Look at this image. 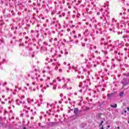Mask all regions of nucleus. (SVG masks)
Listing matches in <instances>:
<instances>
[{"instance_id": "nucleus-1", "label": "nucleus", "mask_w": 129, "mask_h": 129, "mask_svg": "<svg viewBox=\"0 0 129 129\" xmlns=\"http://www.w3.org/2000/svg\"><path fill=\"white\" fill-rule=\"evenodd\" d=\"M13 12V11H11V10L8 9L6 12V14L5 15V18H11V14H12V13Z\"/></svg>"}, {"instance_id": "nucleus-2", "label": "nucleus", "mask_w": 129, "mask_h": 129, "mask_svg": "<svg viewBox=\"0 0 129 129\" xmlns=\"http://www.w3.org/2000/svg\"><path fill=\"white\" fill-rule=\"evenodd\" d=\"M129 80L127 78H124L121 81L122 84L124 85V86H126V85H127L128 84Z\"/></svg>"}, {"instance_id": "nucleus-3", "label": "nucleus", "mask_w": 129, "mask_h": 129, "mask_svg": "<svg viewBox=\"0 0 129 129\" xmlns=\"http://www.w3.org/2000/svg\"><path fill=\"white\" fill-rule=\"evenodd\" d=\"M79 116H81V114L73 115L71 117V118H72V119H76V118H77V117H79Z\"/></svg>"}, {"instance_id": "nucleus-4", "label": "nucleus", "mask_w": 129, "mask_h": 129, "mask_svg": "<svg viewBox=\"0 0 129 129\" xmlns=\"http://www.w3.org/2000/svg\"><path fill=\"white\" fill-rule=\"evenodd\" d=\"M78 111H79V109H78V108H74V113L75 114H80V113H78Z\"/></svg>"}, {"instance_id": "nucleus-5", "label": "nucleus", "mask_w": 129, "mask_h": 129, "mask_svg": "<svg viewBox=\"0 0 129 129\" xmlns=\"http://www.w3.org/2000/svg\"><path fill=\"white\" fill-rule=\"evenodd\" d=\"M113 93H111V94H107V98L108 99H110V98H111V97H112L113 96Z\"/></svg>"}, {"instance_id": "nucleus-6", "label": "nucleus", "mask_w": 129, "mask_h": 129, "mask_svg": "<svg viewBox=\"0 0 129 129\" xmlns=\"http://www.w3.org/2000/svg\"><path fill=\"white\" fill-rule=\"evenodd\" d=\"M110 107L116 108V107H117V104L116 103H115L114 104H110Z\"/></svg>"}, {"instance_id": "nucleus-7", "label": "nucleus", "mask_w": 129, "mask_h": 129, "mask_svg": "<svg viewBox=\"0 0 129 129\" xmlns=\"http://www.w3.org/2000/svg\"><path fill=\"white\" fill-rule=\"evenodd\" d=\"M105 105V101L102 102L101 103H100V105H99L100 106H102V107H103Z\"/></svg>"}, {"instance_id": "nucleus-8", "label": "nucleus", "mask_w": 129, "mask_h": 129, "mask_svg": "<svg viewBox=\"0 0 129 129\" xmlns=\"http://www.w3.org/2000/svg\"><path fill=\"white\" fill-rule=\"evenodd\" d=\"M48 125H49L50 126H53V125L54 124V122H47Z\"/></svg>"}, {"instance_id": "nucleus-9", "label": "nucleus", "mask_w": 129, "mask_h": 129, "mask_svg": "<svg viewBox=\"0 0 129 129\" xmlns=\"http://www.w3.org/2000/svg\"><path fill=\"white\" fill-rule=\"evenodd\" d=\"M124 94V92L122 91V92H120L119 95L120 97H121V96H122V95H123Z\"/></svg>"}, {"instance_id": "nucleus-10", "label": "nucleus", "mask_w": 129, "mask_h": 129, "mask_svg": "<svg viewBox=\"0 0 129 129\" xmlns=\"http://www.w3.org/2000/svg\"><path fill=\"white\" fill-rule=\"evenodd\" d=\"M86 125V124H85V123H83L81 124V127H85Z\"/></svg>"}, {"instance_id": "nucleus-11", "label": "nucleus", "mask_w": 129, "mask_h": 129, "mask_svg": "<svg viewBox=\"0 0 129 129\" xmlns=\"http://www.w3.org/2000/svg\"><path fill=\"white\" fill-rule=\"evenodd\" d=\"M5 25V23L3 21H0V26H4Z\"/></svg>"}, {"instance_id": "nucleus-12", "label": "nucleus", "mask_w": 129, "mask_h": 129, "mask_svg": "<svg viewBox=\"0 0 129 129\" xmlns=\"http://www.w3.org/2000/svg\"><path fill=\"white\" fill-rule=\"evenodd\" d=\"M66 86H67V84H65L62 86V88H66Z\"/></svg>"}, {"instance_id": "nucleus-13", "label": "nucleus", "mask_w": 129, "mask_h": 129, "mask_svg": "<svg viewBox=\"0 0 129 129\" xmlns=\"http://www.w3.org/2000/svg\"><path fill=\"white\" fill-rule=\"evenodd\" d=\"M19 46H25V44H24V43L20 44H19Z\"/></svg>"}, {"instance_id": "nucleus-14", "label": "nucleus", "mask_w": 129, "mask_h": 129, "mask_svg": "<svg viewBox=\"0 0 129 129\" xmlns=\"http://www.w3.org/2000/svg\"><path fill=\"white\" fill-rule=\"evenodd\" d=\"M13 13H12V16H15L16 15V13H14V11H13Z\"/></svg>"}, {"instance_id": "nucleus-15", "label": "nucleus", "mask_w": 129, "mask_h": 129, "mask_svg": "<svg viewBox=\"0 0 129 129\" xmlns=\"http://www.w3.org/2000/svg\"><path fill=\"white\" fill-rule=\"evenodd\" d=\"M57 79H58L59 82H60V81H61V79H60V77H57Z\"/></svg>"}, {"instance_id": "nucleus-16", "label": "nucleus", "mask_w": 129, "mask_h": 129, "mask_svg": "<svg viewBox=\"0 0 129 129\" xmlns=\"http://www.w3.org/2000/svg\"><path fill=\"white\" fill-rule=\"evenodd\" d=\"M0 42H1V43H4V40L3 39H0Z\"/></svg>"}, {"instance_id": "nucleus-17", "label": "nucleus", "mask_w": 129, "mask_h": 129, "mask_svg": "<svg viewBox=\"0 0 129 129\" xmlns=\"http://www.w3.org/2000/svg\"><path fill=\"white\" fill-rule=\"evenodd\" d=\"M6 84H7V82H5V83L3 84V86H5V85H6Z\"/></svg>"}, {"instance_id": "nucleus-18", "label": "nucleus", "mask_w": 129, "mask_h": 129, "mask_svg": "<svg viewBox=\"0 0 129 129\" xmlns=\"http://www.w3.org/2000/svg\"><path fill=\"white\" fill-rule=\"evenodd\" d=\"M125 76H126V77H128V76H129L128 73V74H126V75H125Z\"/></svg>"}, {"instance_id": "nucleus-19", "label": "nucleus", "mask_w": 129, "mask_h": 129, "mask_svg": "<svg viewBox=\"0 0 129 129\" xmlns=\"http://www.w3.org/2000/svg\"><path fill=\"white\" fill-rule=\"evenodd\" d=\"M101 125H102V124L101 122L100 123L99 126H101Z\"/></svg>"}, {"instance_id": "nucleus-20", "label": "nucleus", "mask_w": 129, "mask_h": 129, "mask_svg": "<svg viewBox=\"0 0 129 129\" xmlns=\"http://www.w3.org/2000/svg\"><path fill=\"white\" fill-rule=\"evenodd\" d=\"M3 120V118L0 116V121H2Z\"/></svg>"}, {"instance_id": "nucleus-21", "label": "nucleus", "mask_w": 129, "mask_h": 129, "mask_svg": "<svg viewBox=\"0 0 129 129\" xmlns=\"http://www.w3.org/2000/svg\"><path fill=\"white\" fill-rule=\"evenodd\" d=\"M97 15L98 16H99V15H100V13L97 12Z\"/></svg>"}, {"instance_id": "nucleus-22", "label": "nucleus", "mask_w": 129, "mask_h": 129, "mask_svg": "<svg viewBox=\"0 0 129 129\" xmlns=\"http://www.w3.org/2000/svg\"><path fill=\"white\" fill-rule=\"evenodd\" d=\"M74 38L75 39H76V38H77V36L76 35H74Z\"/></svg>"}, {"instance_id": "nucleus-23", "label": "nucleus", "mask_w": 129, "mask_h": 129, "mask_svg": "<svg viewBox=\"0 0 129 129\" xmlns=\"http://www.w3.org/2000/svg\"><path fill=\"white\" fill-rule=\"evenodd\" d=\"M125 0H122L121 2L123 4H124V2H125Z\"/></svg>"}, {"instance_id": "nucleus-24", "label": "nucleus", "mask_w": 129, "mask_h": 129, "mask_svg": "<svg viewBox=\"0 0 129 129\" xmlns=\"http://www.w3.org/2000/svg\"><path fill=\"white\" fill-rule=\"evenodd\" d=\"M79 42V41H78V40H76V44H78V42Z\"/></svg>"}, {"instance_id": "nucleus-25", "label": "nucleus", "mask_w": 129, "mask_h": 129, "mask_svg": "<svg viewBox=\"0 0 129 129\" xmlns=\"http://www.w3.org/2000/svg\"><path fill=\"white\" fill-rule=\"evenodd\" d=\"M52 40H53L52 38L50 39L49 40V42H52Z\"/></svg>"}, {"instance_id": "nucleus-26", "label": "nucleus", "mask_w": 129, "mask_h": 129, "mask_svg": "<svg viewBox=\"0 0 129 129\" xmlns=\"http://www.w3.org/2000/svg\"><path fill=\"white\" fill-rule=\"evenodd\" d=\"M75 33H76V31H73V34H75Z\"/></svg>"}, {"instance_id": "nucleus-27", "label": "nucleus", "mask_w": 129, "mask_h": 129, "mask_svg": "<svg viewBox=\"0 0 129 129\" xmlns=\"http://www.w3.org/2000/svg\"><path fill=\"white\" fill-rule=\"evenodd\" d=\"M125 46H126V47H127L128 46H129V44H127V43H126V44H125Z\"/></svg>"}, {"instance_id": "nucleus-28", "label": "nucleus", "mask_w": 129, "mask_h": 129, "mask_svg": "<svg viewBox=\"0 0 129 129\" xmlns=\"http://www.w3.org/2000/svg\"><path fill=\"white\" fill-rule=\"evenodd\" d=\"M107 110H109V111H110V108H107Z\"/></svg>"}, {"instance_id": "nucleus-29", "label": "nucleus", "mask_w": 129, "mask_h": 129, "mask_svg": "<svg viewBox=\"0 0 129 129\" xmlns=\"http://www.w3.org/2000/svg\"><path fill=\"white\" fill-rule=\"evenodd\" d=\"M21 98H25V96H22Z\"/></svg>"}, {"instance_id": "nucleus-30", "label": "nucleus", "mask_w": 129, "mask_h": 129, "mask_svg": "<svg viewBox=\"0 0 129 129\" xmlns=\"http://www.w3.org/2000/svg\"><path fill=\"white\" fill-rule=\"evenodd\" d=\"M5 13H6V9H5L3 11V14H5Z\"/></svg>"}, {"instance_id": "nucleus-31", "label": "nucleus", "mask_w": 129, "mask_h": 129, "mask_svg": "<svg viewBox=\"0 0 129 129\" xmlns=\"http://www.w3.org/2000/svg\"><path fill=\"white\" fill-rule=\"evenodd\" d=\"M25 39H29V37L28 36L25 37Z\"/></svg>"}, {"instance_id": "nucleus-32", "label": "nucleus", "mask_w": 129, "mask_h": 129, "mask_svg": "<svg viewBox=\"0 0 129 129\" xmlns=\"http://www.w3.org/2000/svg\"><path fill=\"white\" fill-rule=\"evenodd\" d=\"M68 100H69V101H71V99L70 98H68Z\"/></svg>"}, {"instance_id": "nucleus-33", "label": "nucleus", "mask_w": 129, "mask_h": 129, "mask_svg": "<svg viewBox=\"0 0 129 129\" xmlns=\"http://www.w3.org/2000/svg\"><path fill=\"white\" fill-rule=\"evenodd\" d=\"M58 40V39H57L56 38H54V41H57Z\"/></svg>"}, {"instance_id": "nucleus-34", "label": "nucleus", "mask_w": 129, "mask_h": 129, "mask_svg": "<svg viewBox=\"0 0 129 129\" xmlns=\"http://www.w3.org/2000/svg\"><path fill=\"white\" fill-rule=\"evenodd\" d=\"M2 104H5V102H3V101H2Z\"/></svg>"}, {"instance_id": "nucleus-35", "label": "nucleus", "mask_w": 129, "mask_h": 129, "mask_svg": "<svg viewBox=\"0 0 129 129\" xmlns=\"http://www.w3.org/2000/svg\"><path fill=\"white\" fill-rule=\"evenodd\" d=\"M65 54H66V55H67V54H68V52L66 51V52H65Z\"/></svg>"}, {"instance_id": "nucleus-36", "label": "nucleus", "mask_w": 129, "mask_h": 129, "mask_svg": "<svg viewBox=\"0 0 129 129\" xmlns=\"http://www.w3.org/2000/svg\"><path fill=\"white\" fill-rule=\"evenodd\" d=\"M26 85L27 86H30V84H27Z\"/></svg>"}, {"instance_id": "nucleus-37", "label": "nucleus", "mask_w": 129, "mask_h": 129, "mask_svg": "<svg viewBox=\"0 0 129 129\" xmlns=\"http://www.w3.org/2000/svg\"><path fill=\"white\" fill-rule=\"evenodd\" d=\"M103 122H104V121H103V120H102L101 121V123H103Z\"/></svg>"}, {"instance_id": "nucleus-38", "label": "nucleus", "mask_w": 129, "mask_h": 129, "mask_svg": "<svg viewBox=\"0 0 129 129\" xmlns=\"http://www.w3.org/2000/svg\"><path fill=\"white\" fill-rule=\"evenodd\" d=\"M36 37H37V38H39V34H37V35H36Z\"/></svg>"}, {"instance_id": "nucleus-39", "label": "nucleus", "mask_w": 129, "mask_h": 129, "mask_svg": "<svg viewBox=\"0 0 129 129\" xmlns=\"http://www.w3.org/2000/svg\"><path fill=\"white\" fill-rule=\"evenodd\" d=\"M12 30H14L15 29V27H12Z\"/></svg>"}, {"instance_id": "nucleus-40", "label": "nucleus", "mask_w": 129, "mask_h": 129, "mask_svg": "<svg viewBox=\"0 0 129 129\" xmlns=\"http://www.w3.org/2000/svg\"><path fill=\"white\" fill-rule=\"evenodd\" d=\"M25 112L26 113H28L29 112V111H26Z\"/></svg>"}, {"instance_id": "nucleus-41", "label": "nucleus", "mask_w": 129, "mask_h": 129, "mask_svg": "<svg viewBox=\"0 0 129 129\" xmlns=\"http://www.w3.org/2000/svg\"><path fill=\"white\" fill-rule=\"evenodd\" d=\"M101 129H104V127H103V126H102V127L101 128Z\"/></svg>"}, {"instance_id": "nucleus-42", "label": "nucleus", "mask_w": 129, "mask_h": 129, "mask_svg": "<svg viewBox=\"0 0 129 129\" xmlns=\"http://www.w3.org/2000/svg\"><path fill=\"white\" fill-rule=\"evenodd\" d=\"M67 31H68V32H69L70 31V29H68Z\"/></svg>"}, {"instance_id": "nucleus-43", "label": "nucleus", "mask_w": 129, "mask_h": 129, "mask_svg": "<svg viewBox=\"0 0 129 129\" xmlns=\"http://www.w3.org/2000/svg\"><path fill=\"white\" fill-rule=\"evenodd\" d=\"M19 90H22V88H19Z\"/></svg>"}, {"instance_id": "nucleus-44", "label": "nucleus", "mask_w": 129, "mask_h": 129, "mask_svg": "<svg viewBox=\"0 0 129 129\" xmlns=\"http://www.w3.org/2000/svg\"><path fill=\"white\" fill-rule=\"evenodd\" d=\"M127 110L128 111H129V107L127 108Z\"/></svg>"}, {"instance_id": "nucleus-45", "label": "nucleus", "mask_w": 129, "mask_h": 129, "mask_svg": "<svg viewBox=\"0 0 129 129\" xmlns=\"http://www.w3.org/2000/svg\"><path fill=\"white\" fill-rule=\"evenodd\" d=\"M3 98H5V95L2 96Z\"/></svg>"}, {"instance_id": "nucleus-46", "label": "nucleus", "mask_w": 129, "mask_h": 129, "mask_svg": "<svg viewBox=\"0 0 129 129\" xmlns=\"http://www.w3.org/2000/svg\"><path fill=\"white\" fill-rule=\"evenodd\" d=\"M109 43H111V40H109Z\"/></svg>"}, {"instance_id": "nucleus-47", "label": "nucleus", "mask_w": 129, "mask_h": 129, "mask_svg": "<svg viewBox=\"0 0 129 129\" xmlns=\"http://www.w3.org/2000/svg\"><path fill=\"white\" fill-rule=\"evenodd\" d=\"M15 30H18V27H15Z\"/></svg>"}, {"instance_id": "nucleus-48", "label": "nucleus", "mask_w": 129, "mask_h": 129, "mask_svg": "<svg viewBox=\"0 0 129 129\" xmlns=\"http://www.w3.org/2000/svg\"><path fill=\"white\" fill-rule=\"evenodd\" d=\"M61 54H63V51H60Z\"/></svg>"}, {"instance_id": "nucleus-49", "label": "nucleus", "mask_w": 129, "mask_h": 129, "mask_svg": "<svg viewBox=\"0 0 129 129\" xmlns=\"http://www.w3.org/2000/svg\"><path fill=\"white\" fill-rule=\"evenodd\" d=\"M88 109H89V107H87L86 109L87 110H88Z\"/></svg>"}, {"instance_id": "nucleus-50", "label": "nucleus", "mask_w": 129, "mask_h": 129, "mask_svg": "<svg viewBox=\"0 0 129 129\" xmlns=\"http://www.w3.org/2000/svg\"><path fill=\"white\" fill-rule=\"evenodd\" d=\"M30 111H31V112H33V109H31V110H30Z\"/></svg>"}, {"instance_id": "nucleus-51", "label": "nucleus", "mask_w": 129, "mask_h": 129, "mask_svg": "<svg viewBox=\"0 0 129 129\" xmlns=\"http://www.w3.org/2000/svg\"><path fill=\"white\" fill-rule=\"evenodd\" d=\"M50 62H53V59H50Z\"/></svg>"}, {"instance_id": "nucleus-52", "label": "nucleus", "mask_w": 129, "mask_h": 129, "mask_svg": "<svg viewBox=\"0 0 129 129\" xmlns=\"http://www.w3.org/2000/svg\"><path fill=\"white\" fill-rule=\"evenodd\" d=\"M101 40L102 41H104V38H102Z\"/></svg>"}, {"instance_id": "nucleus-53", "label": "nucleus", "mask_w": 129, "mask_h": 129, "mask_svg": "<svg viewBox=\"0 0 129 129\" xmlns=\"http://www.w3.org/2000/svg\"><path fill=\"white\" fill-rule=\"evenodd\" d=\"M75 95H77V93H75Z\"/></svg>"}, {"instance_id": "nucleus-54", "label": "nucleus", "mask_w": 129, "mask_h": 129, "mask_svg": "<svg viewBox=\"0 0 129 129\" xmlns=\"http://www.w3.org/2000/svg\"><path fill=\"white\" fill-rule=\"evenodd\" d=\"M47 79H48V80H50V77H48V78H47Z\"/></svg>"}, {"instance_id": "nucleus-55", "label": "nucleus", "mask_w": 129, "mask_h": 129, "mask_svg": "<svg viewBox=\"0 0 129 129\" xmlns=\"http://www.w3.org/2000/svg\"><path fill=\"white\" fill-rule=\"evenodd\" d=\"M105 70V72H107V71H108V70L107 69H106V70Z\"/></svg>"}, {"instance_id": "nucleus-56", "label": "nucleus", "mask_w": 129, "mask_h": 129, "mask_svg": "<svg viewBox=\"0 0 129 129\" xmlns=\"http://www.w3.org/2000/svg\"><path fill=\"white\" fill-rule=\"evenodd\" d=\"M53 89H54V90L56 89V87H53Z\"/></svg>"}, {"instance_id": "nucleus-57", "label": "nucleus", "mask_w": 129, "mask_h": 129, "mask_svg": "<svg viewBox=\"0 0 129 129\" xmlns=\"http://www.w3.org/2000/svg\"><path fill=\"white\" fill-rule=\"evenodd\" d=\"M41 91H42V92H44V90L41 89Z\"/></svg>"}, {"instance_id": "nucleus-58", "label": "nucleus", "mask_w": 129, "mask_h": 129, "mask_svg": "<svg viewBox=\"0 0 129 129\" xmlns=\"http://www.w3.org/2000/svg\"><path fill=\"white\" fill-rule=\"evenodd\" d=\"M124 112L125 113H126V110H124Z\"/></svg>"}, {"instance_id": "nucleus-59", "label": "nucleus", "mask_w": 129, "mask_h": 129, "mask_svg": "<svg viewBox=\"0 0 129 129\" xmlns=\"http://www.w3.org/2000/svg\"><path fill=\"white\" fill-rule=\"evenodd\" d=\"M107 127H110V125H108Z\"/></svg>"}, {"instance_id": "nucleus-60", "label": "nucleus", "mask_w": 129, "mask_h": 129, "mask_svg": "<svg viewBox=\"0 0 129 129\" xmlns=\"http://www.w3.org/2000/svg\"><path fill=\"white\" fill-rule=\"evenodd\" d=\"M122 38H123V39H124V38H125V36H123Z\"/></svg>"}, {"instance_id": "nucleus-61", "label": "nucleus", "mask_w": 129, "mask_h": 129, "mask_svg": "<svg viewBox=\"0 0 129 129\" xmlns=\"http://www.w3.org/2000/svg\"><path fill=\"white\" fill-rule=\"evenodd\" d=\"M23 129H27V128L26 127H24Z\"/></svg>"}, {"instance_id": "nucleus-62", "label": "nucleus", "mask_w": 129, "mask_h": 129, "mask_svg": "<svg viewBox=\"0 0 129 129\" xmlns=\"http://www.w3.org/2000/svg\"><path fill=\"white\" fill-rule=\"evenodd\" d=\"M117 129H119V128H120V127H119V126H118V127H117Z\"/></svg>"}, {"instance_id": "nucleus-63", "label": "nucleus", "mask_w": 129, "mask_h": 129, "mask_svg": "<svg viewBox=\"0 0 129 129\" xmlns=\"http://www.w3.org/2000/svg\"><path fill=\"white\" fill-rule=\"evenodd\" d=\"M27 109H28L29 110H30V107H28Z\"/></svg>"}, {"instance_id": "nucleus-64", "label": "nucleus", "mask_w": 129, "mask_h": 129, "mask_svg": "<svg viewBox=\"0 0 129 129\" xmlns=\"http://www.w3.org/2000/svg\"><path fill=\"white\" fill-rule=\"evenodd\" d=\"M81 57H83V54H81Z\"/></svg>"}]
</instances>
